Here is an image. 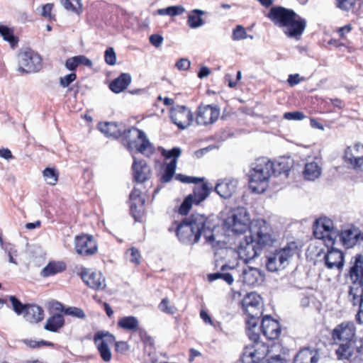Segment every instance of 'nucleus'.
I'll return each mask as SVG.
<instances>
[{
    "label": "nucleus",
    "mask_w": 363,
    "mask_h": 363,
    "mask_svg": "<svg viewBox=\"0 0 363 363\" xmlns=\"http://www.w3.org/2000/svg\"><path fill=\"white\" fill-rule=\"evenodd\" d=\"M268 223L263 219L252 221L248 235H240L238 245V253L245 262L258 256L264 247L272 246L274 241Z\"/></svg>",
    "instance_id": "1"
},
{
    "label": "nucleus",
    "mask_w": 363,
    "mask_h": 363,
    "mask_svg": "<svg viewBox=\"0 0 363 363\" xmlns=\"http://www.w3.org/2000/svg\"><path fill=\"white\" fill-rule=\"evenodd\" d=\"M175 232L179 241L186 245L197 243L203 236L206 243L215 245L214 225L208 218L200 213H193L177 223Z\"/></svg>",
    "instance_id": "2"
},
{
    "label": "nucleus",
    "mask_w": 363,
    "mask_h": 363,
    "mask_svg": "<svg viewBox=\"0 0 363 363\" xmlns=\"http://www.w3.org/2000/svg\"><path fill=\"white\" fill-rule=\"evenodd\" d=\"M332 340L338 345L335 350L340 360H352L354 354L363 355V340L356 337V327L352 321L337 325L331 333Z\"/></svg>",
    "instance_id": "3"
},
{
    "label": "nucleus",
    "mask_w": 363,
    "mask_h": 363,
    "mask_svg": "<svg viewBox=\"0 0 363 363\" xmlns=\"http://www.w3.org/2000/svg\"><path fill=\"white\" fill-rule=\"evenodd\" d=\"M99 129L108 137L118 138L123 135L127 142V147L129 150L135 149L137 152L146 157H150L155 152V147L147 138L145 133L135 127L121 130L116 123L106 122L99 123Z\"/></svg>",
    "instance_id": "4"
},
{
    "label": "nucleus",
    "mask_w": 363,
    "mask_h": 363,
    "mask_svg": "<svg viewBox=\"0 0 363 363\" xmlns=\"http://www.w3.org/2000/svg\"><path fill=\"white\" fill-rule=\"evenodd\" d=\"M258 319L248 318L246 320V333L249 338L253 342L252 345H247L240 356L242 363H287L286 360L280 355L272 357L267 359L269 353V347L263 342H259V334L257 328Z\"/></svg>",
    "instance_id": "5"
},
{
    "label": "nucleus",
    "mask_w": 363,
    "mask_h": 363,
    "mask_svg": "<svg viewBox=\"0 0 363 363\" xmlns=\"http://www.w3.org/2000/svg\"><path fill=\"white\" fill-rule=\"evenodd\" d=\"M272 21L289 38L300 40L306 27V20L294 11L281 6L272 7L268 14Z\"/></svg>",
    "instance_id": "6"
},
{
    "label": "nucleus",
    "mask_w": 363,
    "mask_h": 363,
    "mask_svg": "<svg viewBox=\"0 0 363 363\" xmlns=\"http://www.w3.org/2000/svg\"><path fill=\"white\" fill-rule=\"evenodd\" d=\"M289 168L283 167L277 170L274 163L267 157H259L252 163L249 172V186L252 191L257 194L263 193L268 187L269 179L271 175L277 172H287Z\"/></svg>",
    "instance_id": "7"
},
{
    "label": "nucleus",
    "mask_w": 363,
    "mask_h": 363,
    "mask_svg": "<svg viewBox=\"0 0 363 363\" xmlns=\"http://www.w3.org/2000/svg\"><path fill=\"white\" fill-rule=\"evenodd\" d=\"M352 284L350 286L349 300L353 306L359 307L357 321L363 323V256L358 255L349 272Z\"/></svg>",
    "instance_id": "8"
},
{
    "label": "nucleus",
    "mask_w": 363,
    "mask_h": 363,
    "mask_svg": "<svg viewBox=\"0 0 363 363\" xmlns=\"http://www.w3.org/2000/svg\"><path fill=\"white\" fill-rule=\"evenodd\" d=\"M296 249L295 243L291 242L270 253L267 257L265 263L267 270L274 272L284 269L289 264L290 259L296 254Z\"/></svg>",
    "instance_id": "9"
},
{
    "label": "nucleus",
    "mask_w": 363,
    "mask_h": 363,
    "mask_svg": "<svg viewBox=\"0 0 363 363\" xmlns=\"http://www.w3.org/2000/svg\"><path fill=\"white\" fill-rule=\"evenodd\" d=\"M313 235L315 238L323 240L327 246H333L339 236V230L334 228L331 219L323 217L314 223Z\"/></svg>",
    "instance_id": "10"
},
{
    "label": "nucleus",
    "mask_w": 363,
    "mask_h": 363,
    "mask_svg": "<svg viewBox=\"0 0 363 363\" xmlns=\"http://www.w3.org/2000/svg\"><path fill=\"white\" fill-rule=\"evenodd\" d=\"M251 223L249 213L244 207L233 209L225 221L229 229L240 235L247 230H250Z\"/></svg>",
    "instance_id": "11"
},
{
    "label": "nucleus",
    "mask_w": 363,
    "mask_h": 363,
    "mask_svg": "<svg viewBox=\"0 0 363 363\" xmlns=\"http://www.w3.org/2000/svg\"><path fill=\"white\" fill-rule=\"evenodd\" d=\"M94 341L103 361H111L112 354L110 345L115 342V337L107 331L100 330L95 333Z\"/></svg>",
    "instance_id": "12"
},
{
    "label": "nucleus",
    "mask_w": 363,
    "mask_h": 363,
    "mask_svg": "<svg viewBox=\"0 0 363 363\" xmlns=\"http://www.w3.org/2000/svg\"><path fill=\"white\" fill-rule=\"evenodd\" d=\"M40 56L32 51L27 50L18 55V68L21 72L31 73L36 72L41 68Z\"/></svg>",
    "instance_id": "13"
},
{
    "label": "nucleus",
    "mask_w": 363,
    "mask_h": 363,
    "mask_svg": "<svg viewBox=\"0 0 363 363\" xmlns=\"http://www.w3.org/2000/svg\"><path fill=\"white\" fill-rule=\"evenodd\" d=\"M242 306L248 318L258 319L262 314V298L256 293L247 294L242 299Z\"/></svg>",
    "instance_id": "14"
},
{
    "label": "nucleus",
    "mask_w": 363,
    "mask_h": 363,
    "mask_svg": "<svg viewBox=\"0 0 363 363\" xmlns=\"http://www.w3.org/2000/svg\"><path fill=\"white\" fill-rule=\"evenodd\" d=\"M220 116V108L216 105H201L198 107L196 122L199 125L214 123Z\"/></svg>",
    "instance_id": "15"
},
{
    "label": "nucleus",
    "mask_w": 363,
    "mask_h": 363,
    "mask_svg": "<svg viewBox=\"0 0 363 363\" xmlns=\"http://www.w3.org/2000/svg\"><path fill=\"white\" fill-rule=\"evenodd\" d=\"M170 118L179 129L184 130L191 124L194 116L186 106H177L171 110Z\"/></svg>",
    "instance_id": "16"
},
{
    "label": "nucleus",
    "mask_w": 363,
    "mask_h": 363,
    "mask_svg": "<svg viewBox=\"0 0 363 363\" xmlns=\"http://www.w3.org/2000/svg\"><path fill=\"white\" fill-rule=\"evenodd\" d=\"M75 250L82 256H91L97 251V244L93 236L82 235L75 238Z\"/></svg>",
    "instance_id": "17"
},
{
    "label": "nucleus",
    "mask_w": 363,
    "mask_h": 363,
    "mask_svg": "<svg viewBox=\"0 0 363 363\" xmlns=\"http://www.w3.org/2000/svg\"><path fill=\"white\" fill-rule=\"evenodd\" d=\"M264 277V273L259 269L246 266L239 274L238 280L245 285L255 286L261 284Z\"/></svg>",
    "instance_id": "18"
},
{
    "label": "nucleus",
    "mask_w": 363,
    "mask_h": 363,
    "mask_svg": "<svg viewBox=\"0 0 363 363\" xmlns=\"http://www.w3.org/2000/svg\"><path fill=\"white\" fill-rule=\"evenodd\" d=\"M345 162L356 169L363 170V145L348 147L345 152Z\"/></svg>",
    "instance_id": "19"
},
{
    "label": "nucleus",
    "mask_w": 363,
    "mask_h": 363,
    "mask_svg": "<svg viewBox=\"0 0 363 363\" xmlns=\"http://www.w3.org/2000/svg\"><path fill=\"white\" fill-rule=\"evenodd\" d=\"M83 281L90 288L101 290L106 287L105 277L100 272L86 269L81 273Z\"/></svg>",
    "instance_id": "20"
},
{
    "label": "nucleus",
    "mask_w": 363,
    "mask_h": 363,
    "mask_svg": "<svg viewBox=\"0 0 363 363\" xmlns=\"http://www.w3.org/2000/svg\"><path fill=\"white\" fill-rule=\"evenodd\" d=\"M260 329L262 334L269 340H276L281 334L279 322L268 315L262 318Z\"/></svg>",
    "instance_id": "21"
},
{
    "label": "nucleus",
    "mask_w": 363,
    "mask_h": 363,
    "mask_svg": "<svg viewBox=\"0 0 363 363\" xmlns=\"http://www.w3.org/2000/svg\"><path fill=\"white\" fill-rule=\"evenodd\" d=\"M338 238L345 247L350 248L357 243L363 242V233L357 228H350L339 233Z\"/></svg>",
    "instance_id": "22"
},
{
    "label": "nucleus",
    "mask_w": 363,
    "mask_h": 363,
    "mask_svg": "<svg viewBox=\"0 0 363 363\" xmlns=\"http://www.w3.org/2000/svg\"><path fill=\"white\" fill-rule=\"evenodd\" d=\"M132 169L133 171L134 179L138 183L145 182L150 177V167L147 165L145 160H138L135 157H134Z\"/></svg>",
    "instance_id": "23"
},
{
    "label": "nucleus",
    "mask_w": 363,
    "mask_h": 363,
    "mask_svg": "<svg viewBox=\"0 0 363 363\" xmlns=\"http://www.w3.org/2000/svg\"><path fill=\"white\" fill-rule=\"evenodd\" d=\"M238 181L233 178L219 180L215 186L216 192L222 198L228 199L235 191Z\"/></svg>",
    "instance_id": "24"
},
{
    "label": "nucleus",
    "mask_w": 363,
    "mask_h": 363,
    "mask_svg": "<svg viewBox=\"0 0 363 363\" xmlns=\"http://www.w3.org/2000/svg\"><path fill=\"white\" fill-rule=\"evenodd\" d=\"M325 266L330 269H340L344 265V255L343 253L335 248H331L325 255Z\"/></svg>",
    "instance_id": "25"
},
{
    "label": "nucleus",
    "mask_w": 363,
    "mask_h": 363,
    "mask_svg": "<svg viewBox=\"0 0 363 363\" xmlns=\"http://www.w3.org/2000/svg\"><path fill=\"white\" fill-rule=\"evenodd\" d=\"M238 273V271L227 264L221 267V272L208 274V277L209 281H213L218 279H223L228 284H232L235 274Z\"/></svg>",
    "instance_id": "26"
},
{
    "label": "nucleus",
    "mask_w": 363,
    "mask_h": 363,
    "mask_svg": "<svg viewBox=\"0 0 363 363\" xmlns=\"http://www.w3.org/2000/svg\"><path fill=\"white\" fill-rule=\"evenodd\" d=\"M318 353L315 350L303 348L295 356L294 363H317Z\"/></svg>",
    "instance_id": "27"
},
{
    "label": "nucleus",
    "mask_w": 363,
    "mask_h": 363,
    "mask_svg": "<svg viewBox=\"0 0 363 363\" xmlns=\"http://www.w3.org/2000/svg\"><path fill=\"white\" fill-rule=\"evenodd\" d=\"M24 313L26 320L31 323H39L44 318L43 309L35 304H28Z\"/></svg>",
    "instance_id": "28"
},
{
    "label": "nucleus",
    "mask_w": 363,
    "mask_h": 363,
    "mask_svg": "<svg viewBox=\"0 0 363 363\" xmlns=\"http://www.w3.org/2000/svg\"><path fill=\"white\" fill-rule=\"evenodd\" d=\"M130 82V74L128 73H122L118 77L110 83L109 88L113 92L119 94L126 89Z\"/></svg>",
    "instance_id": "29"
},
{
    "label": "nucleus",
    "mask_w": 363,
    "mask_h": 363,
    "mask_svg": "<svg viewBox=\"0 0 363 363\" xmlns=\"http://www.w3.org/2000/svg\"><path fill=\"white\" fill-rule=\"evenodd\" d=\"M67 268L66 264L62 261L50 262L42 270L41 275L47 277L64 272Z\"/></svg>",
    "instance_id": "30"
},
{
    "label": "nucleus",
    "mask_w": 363,
    "mask_h": 363,
    "mask_svg": "<svg viewBox=\"0 0 363 363\" xmlns=\"http://www.w3.org/2000/svg\"><path fill=\"white\" fill-rule=\"evenodd\" d=\"M210 189L206 184H196L193 193L189 194L194 201V204H199L203 201L209 195Z\"/></svg>",
    "instance_id": "31"
},
{
    "label": "nucleus",
    "mask_w": 363,
    "mask_h": 363,
    "mask_svg": "<svg viewBox=\"0 0 363 363\" xmlns=\"http://www.w3.org/2000/svg\"><path fill=\"white\" fill-rule=\"evenodd\" d=\"M205 12L200 9H194L188 14L187 24L191 28H198L204 24L202 16Z\"/></svg>",
    "instance_id": "32"
},
{
    "label": "nucleus",
    "mask_w": 363,
    "mask_h": 363,
    "mask_svg": "<svg viewBox=\"0 0 363 363\" xmlns=\"http://www.w3.org/2000/svg\"><path fill=\"white\" fill-rule=\"evenodd\" d=\"M306 179L314 181L321 174V168L315 162H311L305 164L304 171L303 172Z\"/></svg>",
    "instance_id": "33"
},
{
    "label": "nucleus",
    "mask_w": 363,
    "mask_h": 363,
    "mask_svg": "<svg viewBox=\"0 0 363 363\" xmlns=\"http://www.w3.org/2000/svg\"><path fill=\"white\" fill-rule=\"evenodd\" d=\"M65 324L64 317L61 314H55L50 317L45 325V329L51 332H57Z\"/></svg>",
    "instance_id": "34"
},
{
    "label": "nucleus",
    "mask_w": 363,
    "mask_h": 363,
    "mask_svg": "<svg viewBox=\"0 0 363 363\" xmlns=\"http://www.w3.org/2000/svg\"><path fill=\"white\" fill-rule=\"evenodd\" d=\"M118 325L124 330L134 331L138 328L139 321L134 316H125L118 320Z\"/></svg>",
    "instance_id": "35"
},
{
    "label": "nucleus",
    "mask_w": 363,
    "mask_h": 363,
    "mask_svg": "<svg viewBox=\"0 0 363 363\" xmlns=\"http://www.w3.org/2000/svg\"><path fill=\"white\" fill-rule=\"evenodd\" d=\"M177 163V161L175 159H172L166 164L164 174L160 179L162 182L167 183L171 181L175 172Z\"/></svg>",
    "instance_id": "36"
},
{
    "label": "nucleus",
    "mask_w": 363,
    "mask_h": 363,
    "mask_svg": "<svg viewBox=\"0 0 363 363\" xmlns=\"http://www.w3.org/2000/svg\"><path fill=\"white\" fill-rule=\"evenodd\" d=\"M0 34L4 40L9 42L12 48L18 43V38L14 35L12 29L5 26H0Z\"/></svg>",
    "instance_id": "37"
},
{
    "label": "nucleus",
    "mask_w": 363,
    "mask_h": 363,
    "mask_svg": "<svg viewBox=\"0 0 363 363\" xmlns=\"http://www.w3.org/2000/svg\"><path fill=\"white\" fill-rule=\"evenodd\" d=\"M1 247L4 251V252L8 255L9 262L16 265L18 264L17 262L14 258V257H16L18 255V251L16 249L14 245L10 242H6Z\"/></svg>",
    "instance_id": "38"
},
{
    "label": "nucleus",
    "mask_w": 363,
    "mask_h": 363,
    "mask_svg": "<svg viewBox=\"0 0 363 363\" xmlns=\"http://www.w3.org/2000/svg\"><path fill=\"white\" fill-rule=\"evenodd\" d=\"M43 177L46 182L50 185H55L58 180V173L53 168L47 167L43 171Z\"/></svg>",
    "instance_id": "39"
},
{
    "label": "nucleus",
    "mask_w": 363,
    "mask_h": 363,
    "mask_svg": "<svg viewBox=\"0 0 363 363\" xmlns=\"http://www.w3.org/2000/svg\"><path fill=\"white\" fill-rule=\"evenodd\" d=\"M23 342L30 348H40L43 346L54 347V344L46 340H33L29 339L23 340Z\"/></svg>",
    "instance_id": "40"
},
{
    "label": "nucleus",
    "mask_w": 363,
    "mask_h": 363,
    "mask_svg": "<svg viewBox=\"0 0 363 363\" xmlns=\"http://www.w3.org/2000/svg\"><path fill=\"white\" fill-rule=\"evenodd\" d=\"M247 38L248 35L242 26L238 25L233 30L232 39L233 40H241Z\"/></svg>",
    "instance_id": "41"
},
{
    "label": "nucleus",
    "mask_w": 363,
    "mask_h": 363,
    "mask_svg": "<svg viewBox=\"0 0 363 363\" xmlns=\"http://www.w3.org/2000/svg\"><path fill=\"white\" fill-rule=\"evenodd\" d=\"M9 300L12 304V307L13 311L18 314H22L25 312L26 307L28 306L23 304L16 296H9Z\"/></svg>",
    "instance_id": "42"
},
{
    "label": "nucleus",
    "mask_w": 363,
    "mask_h": 363,
    "mask_svg": "<svg viewBox=\"0 0 363 363\" xmlns=\"http://www.w3.org/2000/svg\"><path fill=\"white\" fill-rule=\"evenodd\" d=\"M138 203V199L135 200L134 201L130 203V208L131 214L133 216L134 219L136 221H140L143 216V213H144V205L142 206L141 211L140 212H138L140 208H139V207H137V206H138V204H137Z\"/></svg>",
    "instance_id": "43"
},
{
    "label": "nucleus",
    "mask_w": 363,
    "mask_h": 363,
    "mask_svg": "<svg viewBox=\"0 0 363 363\" xmlns=\"http://www.w3.org/2000/svg\"><path fill=\"white\" fill-rule=\"evenodd\" d=\"M125 255L129 261L135 264H139L140 260V254L138 249L135 247H131L128 249Z\"/></svg>",
    "instance_id": "44"
},
{
    "label": "nucleus",
    "mask_w": 363,
    "mask_h": 363,
    "mask_svg": "<svg viewBox=\"0 0 363 363\" xmlns=\"http://www.w3.org/2000/svg\"><path fill=\"white\" fill-rule=\"evenodd\" d=\"M140 191L138 190V189L136 188H134L133 189V191H131L130 194V203H132L133 201H134L135 200H138V203L137 204H138V206H137V207H139V211L140 212L142 209V206L145 205V199L143 197L141 196L140 195Z\"/></svg>",
    "instance_id": "45"
},
{
    "label": "nucleus",
    "mask_w": 363,
    "mask_h": 363,
    "mask_svg": "<svg viewBox=\"0 0 363 363\" xmlns=\"http://www.w3.org/2000/svg\"><path fill=\"white\" fill-rule=\"evenodd\" d=\"M61 4L67 11L77 13V7H81V0H61Z\"/></svg>",
    "instance_id": "46"
},
{
    "label": "nucleus",
    "mask_w": 363,
    "mask_h": 363,
    "mask_svg": "<svg viewBox=\"0 0 363 363\" xmlns=\"http://www.w3.org/2000/svg\"><path fill=\"white\" fill-rule=\"evenodd\" d=\"M193 203H194V201L191 199V196H190L189 195L187 196L184 199V200L183 201L179 207V213L181 215H186L189 213L190 208H191Z\"/></svg>",
    "instance_id": "47"
},
{
    "label": "nucleus",
    "mask_w": 363,
    "mask_h": 363,
    "mask_svg": "<svg viewBox=\"0 0 363 363\" xmlns=\"http://www.w3.org/2000/svg\"><path fill=\"white\" fill-rule=\"evenodd\" d=\"M182 150L179 147H175L169 150L165 149L162 150V155L166 159H175L177 161V158L180 156Z\"/></svg>",
    "instance_id": "48"
},
{
    "label": "nucleus",
    "mask_w": 363,
    "mask_h": 363,
    "mask_svg": "<svg viewBox=\"0 0 363 363\" xmlns=\"http://www.w3.org/2000/svg\"><path fill=\"white\" fill-rule=\"evenodd\" d=\"M159 308L161 311L167 314H174L177 311V308L174 306L169 304V300L167 298L162 300Z\"/></svg>",
    "instance_id": "49"
},
{
    "label": "nucleus",
    "mask_w": 363,
    "mask_h": 363,
    "mask_svg": "<svg viewBox=\"0 0 363 363\" xmlns=\"http://www.w3.org/2000/svg\"><path fill=\"white\" fill-rule=\"evenodd\" d=\"M64 313L77 318H85V313L83 310L77 307H68L65 309Z\"/></svg>",
    "instance_id": "50"
},
{
    "label": "nucleus",
    "mask_w": 363,
    "mask_h": 363,
    "mask_svg": "<svg viewBox=\"0 0 363 363\" xmlns=\"http://www.w3.org/2000/svg\"><path fill=\"white\" fill-rule=\"evenodd\" d=\"M175 177H176L177 180H178L182 183H186V184H196L198 182H202L203 180V178L186 176L182 174H177Z\"/></svg>",
    "instance_id": "51"
},
{
    "label": "nucleus",
    "mask_w": 363,
    "mask_h": 363,
    "mask_svg": "<svg viewBox=\"0 0 363 363\" xmlns=\"http://www.w3.org/2000/svg\"><path fill=\"white\" fill-rule=\"evenodd\" d=\"M105 62L110 65H114L116 62V56L113 48H108L104 54Z\"/></svg>",
    "instance_id": "52"
},
{
    "label": "nucleus",
    "mask_w": 363,
    "mask_h": 363,
    "mask_svg": "<svg viewBox=\"0 0 363 363\" xmlns=\"http://www.w3.org/2000/svg\"><path fill=\"white\" fill-rule=\"evenodd\" d=\"M355 3L356 0H336L337 7L343 11H350Z\"/></svg>",
    "instance_id": "53"
},
{
    "label": "nucleus",
    "mask_w": 363,
    "mask_h": 363,
    "mask_svg": "<svg viewBox=\"0 0 363 363\" xmlns=\"http://www.w3.org/2000/svg\"><path fill=\"white\" fill-rule=\"evenodd\" d=\"M284 118L289 121H301L305 118V115L300 111L286 112L284 114Z\"/></svg>",
    "instance_id": "54"
},
{
    "label": "nucleus",
    "mask_w": 363,
    "mask_h": 363,
    "mask_svg": "<svg viewBox=\"0 0 363 363\" xmlns=\"http://www.w3.org/2000/svg\"><path fill=\"white\" fill-rule=\"evenodd\" d=\"M77 78V75L75 73H70L69 74L65 75V77H62L60 79V84L62 87H67L72 82H74Z\"/></svg>",
    "instance_id": "55"
},
{
    "label": "nucleus",
    "mask_w": 363,
    "mask_h": 363,
    "mask_svg": "<svg viewBox=\"0 0 363 363\" xmlns=\"http://www.w3.org/2000/svg\"><path fill=\"white\" fill-rule=\"evenodd\" d=\"M53 7L52 4H46L40 7L41 16L50 19L52 18L51 11Z\"/></svg>",
    "instance_id": "56"
},
{
    "label": "nucleus",
    "mask_w": 363,
    "mask_h": 363,
    "mask_svg": "<svg viewBox=\"0 0 363 363\" xmlns=\"http://www.w3.org/2000/svg\"><path fill=\"white\" fill-rule=\"evenodd\" d=\"M79 66L77 57L68 58L65 62V67L67 69L74 71Z\"/></svg>",
    "instance_id": "57"
},
{
    "label": "nucleus",
    "mask_w": 363,
    "mask_h": 363,
    "mask_svg": "<svg viewBox=\"0 0 363 363\" xmlns=\"http://www.w3.org/2000/svg\"><path fill=\"white\" fill-rule=\"evenodd\" d=\"M163 40V37L158 34H153L150 36V43L156 48H159L162 45Z\"/></svg>",
    "instance_id": "58"
},
{
    "label": "nucleus",
    "mask_w": 363,
    "mask_h": 363,
    "mask_svg": "<svg viewBox=\"0 0 363 363\" xmlns=\"http://www.w3.org/2000/svg\"><path fill=\"white\" fill-rule=\"evenodd\" d=\"M191 65V62L186 58L180 59L176 64L177 67L179 70H187Z\"/></svg>",
    "instance_id": "59"
},
{
    "label": "nucleus",
    "mask_w": 363,
    "mask_h": 363,
    "mask_svg": "<svg viewBox=\"0 0 363 363\" xmlns=\"http://www.w3.org/2000/svg\"><path fill=\"white\" fill-rule=\"evenodd\" d=\"M137 330H138L139 335H140L142 340L145 343L150 344V345H152L153 343L152 338L147 334L146 331L144 329L138 328Z\"/></svg>",
    "instance_id": "60"
},
{
    "label": "nucleus",
    "mask_w": 363,
    "mask_h": 363,
    "mask_svg": "<svg viewBox=\"0 0 363 363\" xmlns=\"http://www.w3.org/2000/svg\"><path fill=\"white\" fill-rule=\"evenodd\" d=\"M185 9L182 6H171L169 16H176L182 14Z\"/></svg>",
    "instance_id": "61"
},
{
    "label": "nucleus",
    "mask_w": 363,
    "mask_h": 363,
    "mask_svg": "<svg viewBox=\"0 0 363 363\" xmlns=\"http://www.w3.org/2000/svg\"><path fill=\"white\" fill-rule=\"evenodd\" d=\"M76 57H77V60L79 65H84L89 67L92 66V62L89 59H88L86 56L77 55Z\"/></svg>",
    "instance_id": "62"
},
{
    "label": "nucleus",
    "mask_w": 363,
    "mask_h": 363,
    "mask_svg": "<svg viewBox=\"0 0 363 363\" xmlns=\"http://www.w3.org/2000/svg\"><path fill=\"white\" fill-rule=\"evenodd\" d=\"M301 81L298 74H290L288 78V83L290 86H293L298 84Z\"/></svg>",
    "instance_id": "63"
},
{
    "label": "nucleus",
    "mask_w": 363,
    "mask_h": 363,
    "mask_svg": "<svg viewBox=\"0 0 363 363\" xmlns=\"http://www.w3.org/2000/svg\"><path fill=\"white\" fill-rule=\"evenodd\" d=\"M0 157L7 160L13 157L11 152L8 148H0Z\"/></svg>",
    "instance_id": "64"
}]
</instances>
